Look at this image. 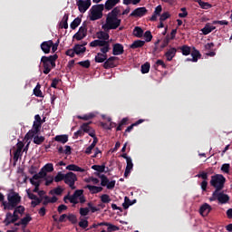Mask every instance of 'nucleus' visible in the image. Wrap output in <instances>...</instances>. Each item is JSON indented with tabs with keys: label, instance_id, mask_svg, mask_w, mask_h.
<instances>
[{
	"label": "nucleus",
	"instance_id": "obj_1",
	"mask_svg": "<svg viewBox=\"0 0 232 232\" xmlns=\"http://www.w3.org/2000/svg\"><path fill=\"white\" fill-rule=\"evenodd\" d=\"M90 46L92 48H97V46L100 47V52L94 58L95 63H104L106 62V59H108V52L111 50V47L109 45L108 42H102L100 40L92 41L90 43Z\"/></svg>",
	"mask_w": 232,
	"mask_h": 232
},
{
	"label": "nucleus",
	"instance_id": "obj_2",
	"mask_svg": "<svg viewBox=\"0 0 232 232\" xmlns=\"http://www.w3.org/2000/svg\"><path fill=\"white\" fill-rule=\"evenodd\" d=\"M7 201H3L4 209H8L12 211L21 204V196L15 191H11L7 194Z\"/></svg>",
	"mask_w": 232,
	"mask_h": 232
},
{
	"label": "nucleus",
	"instance_id": "obj_3",
	"mask_svg": "<svg viewBox=\"0 0 232 232\" xmlns=\"http://www.w3.org/2000/svg\"><path fill=\"white\" fill-rule=\"evenodd\" d=\"M59 59V55L53 54L50 56H42L41 58V63L43 64L44 67V73L45 75H48L52 72L53 68H55V61Z\"/></svg>",
	"mask_w": 232,
	"mask_h": 232
},
{
	"label": "nucleus",
	"instance_id": "obj_4",
	"mask_svg": "<svg viewBox=\"0 0 232 232\" xmlns=\"http://www.w3.org/2000/svg\"><path fill=\"white\" fill-rule=\"evenodd\" d=\"M226 184V178L222 174L211 176L210 186L215 188V191H222Z\"/></svg>",
	"mask_w": 232,
	"mask_h": 232
},
{
	"label": "nucleus",
	"instance_id": "obj_5",
	"mask_svg": "<svg viewBox=\"0 0 232 232\" xmlns=\"http://www.w3.org/2000/svg\"><path fill=\"white\" fill-rule=\"evenodd\" d=\"M104 5H94L90 9L91 15L90 19L91 21H98V19H102V12H104Z\"/></svg>",
	"mask_w": 232,
	"mask_h": 232
},
{
	"label": "nucleus",
	"instance_id": "obj_6",
	"mask_svg": "<svg viewBox=\"0 0 232 232\" xmlns=\"http://www.w3.org/2000/svg\"><path fill=\"white\" fill-rule=\"evenodd\" d=\"M121 23H122V20L119 19V17L107 15L106 26L108 30H117L121 26Z\"/></svg>",
	"mask_w": 232,
	"mask_h": 232
},
{
	"label": "nucleus",
	"instance_id": "obj_7",
	"mask_svg": "<svg viewBox=\"0 0 232 232\" xmlns=\"http://www.w3.org/2000/svg\"><path fill=\"white\" fill-rule=\"evenodd\" d=\"M71 189H75V182H77V175L73 172H67L63 181Z\"/></svg>",
	"mask_w": 232,
	"mask_h": 232
},
{
	"label": "nucleus",
	"instance_id": "obj_8",
	"mask_svg": "<svg viewBox=\"0 0 232 232\" xmlns=\"http://www.w3.org/2000/svg\"><path fill=\"white\" fill-rule=\"evenodd\" d=\"M88 35V27L86 25V22H83L82 26L79 28L78 32L72 36L76 41H82L84 37Z\"/></svg>",
	"mask_w": 232,
	"mask_h": 232
},
{
	"label": "nucleus",
	"instance_id": "obj_9",
	"mask_svg": "<svg viewBox=\"0 0 232 232\" xmlns=\"http://www.w3.org/2000/svg\"><path fill=\"white\" fill-rule=\"evenodd\" d=\"M80 14H84L92 6V0H76Z\"/></svg>",
	"mask_w": 232,
	"mask_h": 232
},
{
	"label": "nucleus",
	"instance_id": "obj_10",
	"mask_svg": "<svg viewBox=\"0 0 232 232\" xmlns=\"http://www.w3.org/2000/svg\"><path fill=\"white\" fill-rule=\"evenodd\" d=\"M42 124L36 121H34L33 124V130H30L26 135H25V139H34V137H35V135H38V133L41 131V128H42Z\"/></svg>",
	"mask_w": 232,
	"mask_h": 232
},
{
	"label": "nucleus",
	"instance_id": "obj_11",
	"mask_svg": "<svg viewBox=\"0 0 232 232\" xmlns=\"http://www.w3.org/2000/svg\"><path fill=\"white\" fill-rule=\"evenodd\" d=\"M101 186H102L103 188L107 187V189H113V188H115V180L110 181V179H108V177H106V175L102 176Z\"/></svg>",
	"mask_w": 232,
	"mask_h": 232
},
{
	"label": "nucleus",
	"instance_id": "obj_12",
	"mask_svg": "<svg viewBox=\"0 0 232 232\" xmlns=\"http://www.w3.org/2000/svg\"><path fill=\"white\" fill-rule=\"evenodd\" d=\"M147 14L148 9L146 7H138L130 14V17H144Z\"/></svg>",
	"mask_w": 232,
	"mask_h": 232
},
{
	"label": "nucleus",
	"instance_id": "obj_13",
	"mask_svg": "<svg viewBox=\"0 0 232 232\" xmlns=\"http://www.w3.org/2000/svg\"><path fill=\"white\" fill-rule=\"evenodd\" d=\"M117 59L119 58L116 56H111L107 58L103 63V68L105 70H110V68H115V61H117Z\"/></svg>",
	"mask_w": 232,
	"mask_h": 232
},
{
	"label": "nucleus",
	"instance_id": "obj_14",
	"mask_svg": "<svg viewBox=\"0 0 232 232\" xmlns=\"http://www.w3.org/2000/svg\"><path fill=\"white\" fill-rule=\"evenodd\" d=\"M53 45V41L49 40L43 42L40 45V48L44 53H50V51L52 50V46Z\"/></svg>",
	"mask_w": 232,
	"mask_h": 232
},
{
	"label": "nucleus",
	"instance_id": "obj_15",
	"mask_svg": "<svg viewBox=\"0 0 232 232\" xmlns=\"http://www.w3.org/2000/svg\"><path fill=\"white\" fill-rule=\"evenodd\" d=\"M191 59L188 58L187 61H192V63H198V59L202 57L200 54V51L197 50L195 47H192V51L190 52Z\"/></svg>",
	"mask_w": 232,
	"mask_h": 232
},
{
	"label": "nucleus",
	"instance_id": "obj_16",
	"mask_svg": "<svg viewBox=\"0 0 232 232\" xmlns=\"http://www.w3.org/2000/svg\"><path fill=\"white\" fill-rule=\"evenodd\" d=\"M124 53V45L121 44H114L112 45V55H122Z\"/></svg>",
	"mask_w": 232,
	"mask_h": 232
},
{
	"label": "nucleus",
	"instance_id": "obj_17",
	"mask_svg": "<svg viewBox=\"0 0 232 232\" xmlns=\"http://www.w3.org/2000/svg\"><path fill=\"white\" fill-rule=\"evenodd\" d=\"M177 50L179 49L171 47L165 53L164 56L166 57L167 61H173V58L175 57V55H177Z\"/></svg>",
	"mask_w": 232,
	"mask_h": 232
},
{
	"label": "nucleus",
	"instance_id": "obj_18",
	"mask_svg": "<svg viewBox=\"0 0 232 232\" xmlns=\"http://www.w3.org/2000/svg\"><path fill=\"white\" fill-rule=\"evenodd\" d=\"M212 208L209 206V204L205 203L203 204L199 208V213L202 215V217H208L209 213H211Z\"/></svg>",
	"mask_w": 232,
	"mask_h": 232
},
{
	"label": "nucleus",
	"instance_id": "obj_19",
	"mask_svg": "<svg viewBox=\"0 0 232 232\" xmlns=\"http://www.w3.org/2000/svg\"><path fill=\"white\" fill-rule=\"evenodd\" d=\"M98 40H94V41H102V42H105L108 43L109 46H110V34L104 31H101L98 33Z\"/></svg>",
	"mask_w": 232,
	"mask_h": 232
},
{
	"label": "nucleus",
	"instance_id": "obj_20",
	"mask_svg": "<svg viewBox=\"0 0 232 232\" xmlns=\"http://www.w3.org/2000/svg\"><path fill=\"white\" fill-rule=\"evenodd\" d=\"M218 200L219 204H227L229 202V196L224 192L218 191Z\"/></svg>",
	"mask_w": 232,
	"mask_h": 232
},
{
	"label": "nucleus",
	"instance_id": "obj_21",
	"mask_svg": "<svg viewBox=\"0 0 232 232\" xmlns=\"http://www.w3.org/2000/svg\"><path fill=\"white\" fill-rule=\"evenodd\" d=\"M119 3H121V0H107L105 2V10H113V8H115V6H117V5H119Z\"/></svg>",
	"mask_w": 232,
	"mask_h": 232
},
{
	"label": "nucleus",
	"instance_id": "obj_22",
	"mask_svg": "<svg viewBox=\"0 0 232 232\" xmlns=\"http://www.w3.org/2000/svg\"><path fill=\"white\" fill-rule=\"evenodd\" d=\"M86 189H89L90 193H92V195H95L97 193H101V191H102V187H97V186H93V185H86Z\"/></svg>",
	"mask_w": 232,
	"mask_h": 232
},
{
	"label": "nucleus",
	"instance_id": "obj_23",
	"mask_svg": "<svg viewBox=\"0 0 232 232\" xmlns=\"http://www.w3.org/2000/svg\"><path fill=\"white\" fill-rule=\"evenodd\" d=\"M178 50H180L182 55L188 56V55H191V47H189L188 45H182L178 47Z\"/></svg>",
	"mask_w": 232,
	"mask_h": 232
},
{
	"label": "nucleus",
	"instance_id": "obj_24",
	"mask_svg": "<svg viewBox=\"0 0 232 232\" xmlns=\"http://www.w3.org/2000/svg\"><path fill=\"white\" fill-rule=\"evenodd\" d=\"M66 169H68L69 171H79L80 173H84V171H86V169L75 165V164H70L66 167Z\"/></svg>",
	"mask_w": 232,
	"mask_h": 232
},
{
	"label": "nucleus",
	"instance_id": "obj_25",
	"mask_svg": "<svg viewBox=\"0 0 232 232\" xmlns=\"http://www.w3.org/2000/svg\"><path fill=\"white\" fill-rule=\"evenodd\" d=\"M142 122H144L143 119H140L137 121H135L134 123H132L130 126H129L124 132V137H127L126 133H130V131H131V130H133V128H135V126H139V124H142Z\"/></svg>",
	"mask_w": 232,
	"mask_h": 232
},
{
	"label": "nucleus",
	"instance_id": "obj_26",
	"mask_svg": "<svg viewBox=\"0 0 232 232\" xmlns=\"http://www.w3.org/2000/svg\"><path fill=\"white\" fill-rule=\"evenodd\" d=\"M144 44H146V42L145 41H142V40H136L134 41L130 48H131L132 50H135L137 48H142V46H144Z\"/></svg>",
	"mask_w": 232,
	"mask_h": 232
},
{
	"label": "nucleus",
	"instance_id": "obj_27",
	"mask_svg": "<svg viewBox=\"0 0 232 232\" xmlns=\"http://www.w3.org/2000/svg\"><path fill=\"white\" fill-rule=\"evenodd\" d=\"M195 3H198L203 10H209V8H212L213 5L208 2H204L202 0H194Z\"/></svg>",
	"mask_w": 232,
	"mask_h": 232
},
{
	"label": "nucleus",
	"instance_id": "obj_28",
	"mask_svg": "<svg viewBox=\"0 0 232 232\" xmlns=\"http://www.w3.org/2000/svg\"><path fill=\"white\" fill-rule=\"evenodd\" d=\"M69 14H65L60 22V28H64V30H68V19H69Z\"/></svg>",
	"mask_w": 232,
	"mask_h": 232
},
{
	"label": "nucleus",
	"instance_id": "obj_29",
	"mask_svg": "<svg viewBox=\"0 0 232 232\" xmlns=\"http://www.w3.org/2000/svg\"><path fill=\"white\" fill-rule=\"evenodd\" d=\"M54 140L56 142H61L62 144H66L68 142V135L63 134V135H56L54 137Z\"/></svg>",
	"mask_w": 232,
	"mask_h": 232
},
{
	"label": "nucleus",
	"instance_id": "obj_30",
	"mask_svg": "<svg viewBox=\"0 0 232 232\" xmlns=\"http://www.w3.org/2000/svg\"><path fill=\"white\" fill-rule=\"evenodd\" d=\"M74 52L76 55H81V53H84L86 52V47H82V45L77 44L73 46Z\"/></svg>",
	"mask_w": 232,
	"mask_h": 232
},
{
	"label": "nucleus",
	"instance_id": "obj_31",
	"mask_svg": "<svg viewBox=\"0 0 232 232\" xmlns=\"http://www.w3.org/2000/svg\"><path fill=\"white\" fill-rule=\"evenodd\" d=\"M77 119L81 121H92V119H95V113L90 112L88 114H84L83 116L78 115Z\"/></svg>",
	"mask_w": 232,
	"mask_h": 232
},
{
	"label": "nucleus",
	"instance_id": "obj_32",
	"mask_svg": "<svg viewBox=\"0 0 232 232\" xmlns=\"http://www.w3.org/2000/svg\"><path fill=\"white\" fill-rule=\"evenodd\" d=\"M12 220H14V217L12 216V213L7 212L5 216V219L4 220V223L5 224V226H10V224H15V221H12Z\"/></svg>",
	"mask_w": 232,
	"mask_h": 232
},
{
	"label": "nucleus",
	"instance_id": "obj_33",
	"mask_svg": "<svg viewBox=\"0 0 232 232\" xmlns=\"http://www.w3.org/2000/svg\"><path fill=\"white\" fill-rule=\"evenodd\" d=\"M107 15L111 16V17H119V15L121 14V7L120 6H116L114 7L111 12H110Z\"/></svg>",
	"mask_w": 232,
	"mask_h": 232
},
{
	"label": "nucleus",
	"instance_id": "obj_34",
	"mask_svg": "<svg viewBox=\"0 0 232 232\" xmlns=\"http://www.w3.org/2000/svg\"><path fill=\"white\" fill-rule=\"evenodd\" d=\"M82 22L81 17H76L70 24L72 30H75Z\"/></svg>",
	"mask_w": 232,
	"mask_h": 232
},
{
	"label": "nucleus",
	"instance_id": "obj_35",
	"mask_svg": "<svg viewBox=\"0 0 232 232\" xmlns=\"http://www.w3.org/2000/svg\"><path fill=\"white\" fill-rule=\"evenodd\" d=\"M90 124H92V121L82 123L80 128L84 133H90L92 130Z\"/></svg>",
	"mask_w": 232,
	"mask_h": 232
},
{
	"label": "nucleus",
	"instance_id": "obj_36",
	"mask_svg": "<svg viewBox=\"0 0 232 232\" xmlns=\"http://www.w3.org/2000/svg\"><path fill=\"white\" fill-rule=\"evenodd\" d=\"M92 169L97 171L99 173H106V166L105 165H92Z\"/></svg>",
	"mask_w": 232,
	"mask_h": 232
},
{
	"label": "nucleus",
	"instance_id": "obj_37",
	"mask_svg": "<svg viewBox=\"0 0 232 232\" xmlns=\"http://www.w3.org/2000/svg\"><path fill=\"white\" fill-rule=\"evenodd\" d=\"M133 35L140 38L144 35V30L141 27L136 26L133 30Z\"/></svg>",
	"mask_w": 232,
	"mask_h": 232
},
{
	"label": "nucleus",
	"instance_id": "obj_38",
	"mask_svg": "<svg viewBox=\"0 0 232 232\" xmlns=\"http://www.w3.org/2000/svg\"><path fill=\"white\" fill-rule=\"evenodd\" d=\"M64 202H68L66 200H69L71 204H79V201H77V198L72 194V196H65L63 198Z\"/></svg>",
	"mask_w": 232,
	"mask_h": 232
},
{
	"label": "nucleus",
	"instance_id": "obj_39",
	"mask_svg": "<svg viewBox=\"0 0 232 232\" xmlns=\"http://www.w3.org/2000/svg\"><path fill=\"white\" fill-rule=\"evenodd\" d=\"M46 176V172L44 169H43V168L41 169L40 172L38 174H34L33 176V179H34V180H39V179H45Z\"/></svg>",
	"mask_w": 232,
	"mask_h": 232
},
{
	"label": "nucleus",
	"instance_id": "obj_40",
	"mask_svg": "<svg viewBox=\"0 0 232 232\" xmlns=\"http://www.w3.org/2000/svg\"><path fill=\"white\" fill-rule=\"evenodd\" d=\"M33 139H34V143L37 144L39 146V145L43 144V142H44L45 138L44 136L34 135L33 137Z\"/></svg>",
	"mask_w": 232,
	"mask_h": 232
},
{
	"label": "nucleus",
	"instance_id": "obj_41",
	"mask_svg": "<svg viewBox=\"0 0 232 232\" xmlns=\"http://www.w3.org/2000/svg\"><path fill=\"white\" fill-rule=\"evenodd\" d=\"M201 32L203 35H208V34H211V24L207 23L204 28L201 29Z\"/></svg>",
	"mask_w": 232,
	"mask_h": 232
},
{
	"label": "nucleus",
	"instance_id": "obj_42",
	"mask_svg": "<svg viewBox=\"0 0 232 232\" xmlns=\"http://www.w3.org/2000/svg\"><path fill=\"white\" fill-rule=\"evenodd\" d=\"M30 222H32V217H30V215H26V217H24L21 219V224L24 227H26V226H28V223H30Z\"/></svg>",
	"mask_w": 232,
	"mask_h": 232
},
{
	"label": "nucleus",
	"instance_id": "obj_43",
	"mask_svg": "<svg viewBox=\"0 0 232 232\" xmlns=\"http://www.w3.org/2000/svg\"><path fill=\"white\" fill-rule=\"evenodd\" d=\"M101 201L102 202V204H110V202H111V198H110V195L102 194L101 196Z\"/></svg>",
	"mask_w": 232,
	"mask_h": 232
},
{
	"label": "nucleus",
	"instance_id": "obj_44",
	"mask_svg": "<svg viewBox=\"0 0 232 232\" xmlns=\"http://www.w3.org/2000/svg\"><path fill=\"white\" fill-rule=\"evenodd\" d=\"M150 68H151L150 63H145L141 65V73H150Z\"/></svg>",
	"mask_w": 232,
	"mask_h": 232
},
{
	"label": "nucleus",
	"instance_id": "obj_45",
	"mask_svg": "<svg viewBox=\"0 0 232 232\" xmlns=\"http://www.w3.org/2000/svg\"><path fill=\"white\" fill-rule=\"evenodd\" d=\"M66 174H63V172H58L57 175L54 177V182H62L64 181Z\"/></svg>",
	"mask_w": 232,
	"mask_h": 232
},
{
	"label": "nucleus",
	"instance_id": "obj_46",
	"mask_svg": "<svg viewBox=\"0 0 232 232\" xmlns=\"http://www.w3.org/2000/svg\"><path fill=\"white\" fill-rule=\"evenodd\" d=\"M46 173H52L53 171V163H47L43 168Z\"/></svg>",
	"mask_w": 232,
	"mask_h": 232
},
{
	"label": "nucleus",
	"instance_id": "obj_47",
	"mask_svg": "<svg viewBox=\"0 0 232 232\" xmlns=\"http://www.w3.org/2000/svg\"><path fill=\"white\" fill-rule=\"evenodd\" d=\"M130 206H133V203H131V201L130 200V198L125 197L124 202L122 204L123 209H128V208H130Z\"/></svg>",
	"mask_w": 232,
	"mask_h": 232
},
{
	"label": "nucleus",
	"instance_id": "obj_48",
	"mask_svg": "<svg viewBox=\"0 0 232 232\" xmlns=\"http://www.w3.org/2000/svg\"><path fill=\"white\" fill-rule=\"evenodd\" d=\"M34 94L35 97H43V92H41V85L37 84L36 87L34 89Z\"/></svg>",
	"mask_w": 232,
	"mask_h": 232
},
{
	"label": "nucleus",
	"instance_id": "obj_49",
	"mask_svg": "<svg viewBox=\"0 0 232 232\" xmlns=\"http://www.w3.org/2000/svg\"><path fill=\"white\" fill-rule=\"evenodd\" d=\"M146 43H150L151 39H153V35L151 34V31H146L143 34Z\"/></svg>",
	"mask_w": 232,
	"mask_h": 232
},
{
	"label": "nucleus",
	"instance_id": "obj_50",
	"mask_svg": "<svg viewBox=\"0 0 232 232\" xmlns=\"http://www.w3.org/2000/svg\"><path fill=\"white\" fill-rule=\"evenodd\" d=\"M78 64L82 68H90V66H92V63L90 62V60L79 62Z\"/></svg>",
	"mask_w": 232,
	"mask_h": 232
},
{
	"label": "nucleus",
	"instance_id": "obj_51",
	"mask_svg": "<svg viewBox=\"0 0 232 232\" xmlns=\"http://www.w3.org/2000/svg\"><path fill=\"white\" fill-rule=\"evenodd\" d=\"M169 41H171L169 39V34H168L162 41V44L160 45V48L164 49L166 48V46H168V44H169Z\"/></svg>",
	"mask_w": 232,
	"mask_h": 232
},
{
	"label": "nucleus",
	"instance_id": "obj_52",
	"mask_svg": "<svg viewBox=\"0 0 232 232\" xmlns=\"http://www.w3.org/2000/svg\"><path fill=\"white\" fill-rule=\"evenodd\" d=\"M169 17H171V14H169V12H165L160 15V23H164V21H166L167 19H169Z\"/></svg>",
	"mask_w": 232,
	"mask_h": 232
},
{
	"label": "nucleus",
	"instance_id": "obj_53",
	"mask_svg": "<svg viewBox=\"0 0 232 232\" xmlns=\"http://www.w3.org/2000/svg\"><path fill=\"white\" fill-rule=\"evenodd\" d=\"M212 24H220L221 26L229 24V22L227 20H215L212 22Z\"/></svg>",
	"mask_w": 232,
	"mask_h": 232
},
{
	"label": "nucleus",
	"instance_id": "obj_54",
	"mask_svg": "<svg viewBox=\"0 0 232 232\" xmlns=\"http://www.w3.org/2000/svg\"><path fill=\"white\" fill-rule=\"evenodd\" d=\"M119 227L112 225L111 223H109V225H107V232H112V231H119Z\"/></svg>",
	"mask_w": 232,
	"mask_h": 232
},
{
	"label": "nucleus",
	"instance_id": "obj_55",
	"mask_svg": "<svg viewBox=\"0 0 232 232\" xmlns=\"http://www.w3.org/2000/svg\"><path fill=\"white\" fill-rule=\"evenodd\" d=\"M67 220H69V222H71L72 224H76L77 223V216H75L74 214H69L67 216Z\"/></svg>",
	"mask_w": 232,
	"mask_h": 232
},
{
	"label": "nucleus",
	"instance_id": "obj_56",
	"mask_svg": "<svg viewBox=\"0 0 232 232\" xmlns=\"http://www.w3.org/2000/svg\"><path fill=\"white\" fill-rule=\"evenodd\" d=\"M22 153H23V150H19L16 149V150L14 152V157H13L14 162H17V160H19V157H21Z\"/></svg>",
	"mask_w": 232,
	"mask_h": 232
},
{
	"label": "nucleus",
	"instance_id": "obj_57",
	"mask_svg": "<svg viewBox=\"0 0 232 232\" xmlns=\"http://www.w3.org/2000/svg\"><path fill=\"white\" fill-rule=\"evenodd\" d=\"M90 213V208H80V215L82 217H87V215H89Z\"/></svg>",
	"mask_w": 232,
	"mask_h": 232
},
{
	"label": "nucleus",
	"instance_id": "obj_58",
	"mask_svg": "<svg viewBox=\"0 0 232 232\" xmlns=\"http://www.w3.org/2000/svg\"><path fill=\"white\" fill-rule=\"evenodd\" d=\"M88 219H81V221L79 222V227H82V229H86V227H88Z\"/></svg>",
	"mask_w": 232,
	"mask_h": 232
},
{
	"label": "nucleus",
	"instance_id": "obj_59",
	"mask_svg": "<svg viewBox=\"0 0 232 232\" xmlns=\"http://www.w3.org/2000/svg\"><path fill=\"white\" fill-rule=\"evenodd\" d=\"M51 195H63V188L61 187H57L56 188L50 191Z\"/></svg>",
	"mask_w": 232,
	"mask_h": 232
},
{
	"label": "nucleus",
	"instance_id": "obj_60",
	"mask_svg": "<svg viewBox=\"0 0 232 232\" xmlns=\"http://www.w3.org/2000/svg\"><path fill=\"white\" fill-rule=\"evenodd\" d=\"M198 179H202L203 180H208V172L201 171L198 175H196Z\"/></svg>",
	"mask_w": 232,
	"mask_h": 232
},
{
	"label": "nucleus",
	"instance_id": "obj_61",
	"mask_svg": "<svg viewBox=\"0 0 232 232\" xmlns=\"http://www.w3.org/2000/svg\"><path fill=\"white\" fill-rule=\"evenodd\" d=\"M229 168H231L229 163H225L221 166V171H223V173H229Z\"/></svg>",
	"mask_w": 232,
	"mask_h": 232
},
{
	"label": "nucleus",
	"instance_id": "obj_62",
	"mask_svg": "<svg viewBox=\"0 0 232 232\" xmlns=\"http://www.w3.org/2000/svg\"><path fill=\"white\" fill-rule=\"evenodd\" d=\"M44 180H45V186H50V184L53 182V176H45Z\"/></svg>",
	"mask_w": 232,
	"mask_h": 232
},
{
	"label": "nucleus",
	"instance_id": "obj_63",
	"mask_svg": "<svg viewBox=\"0 0 232 232\" xmlns=\"http://www.w3.org/2000/svg\"><path fill=\"white\" fill-rule=\"evenodd\" d=\"M43 202V198H37L36 199H34V201L31 202L32 208H35L36 206H39Z\"/></svg>",
	"mask_w": 232,
	"mask_h": 232
},
{
	"label": "nucleus",
	"instance_id": "obj_64",
	"mask_svg": "<svg viewBox=\"0 0 232 232\" xmlns=\"http://www.w3.org/2000/svg\"><path fill=\"white\" fill-rule=\"evenodd\" d=\"M75 49H68L66 52H65V55H68L69 57H75Z\"/></svg>",
	"mask_w": 232,
	"mask_h": 232
}]
</instances>
